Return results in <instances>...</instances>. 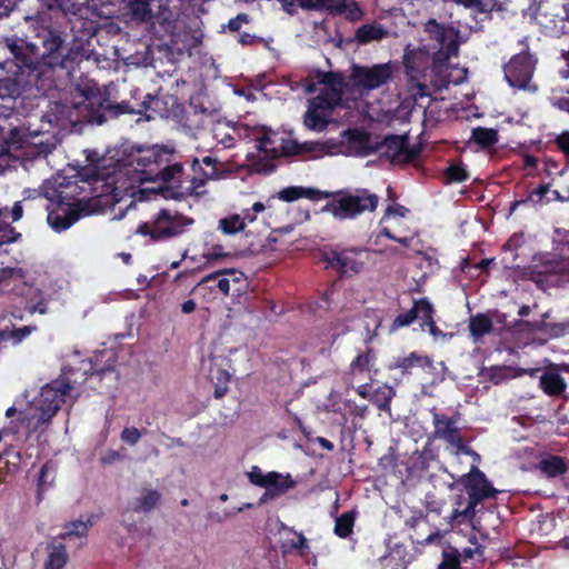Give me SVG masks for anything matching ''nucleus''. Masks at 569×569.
Instances as JSON below:
<instances>
[{
  "instance_id": "obj_1",
  "label": "nucleus",
  "mask_w": 569,
  "mask_h": 569,
  "mask_svg": "<svg viewBox=\"0 0 569 569\" xmlns=\"http://www.w3.org/2000/svg\"><path fill=\"white\" fill-rule=\"evenodd\" d=\"M171 152L160 146L140 148L126 159L100 166L91 179L92 191L99 204L114 206L121 201L128 203L119 208L111 220H121L134 207L133 198L143 193V182H161L160 188L170 190L174 198L202 196L206 193V179L193 177L183 186V167L174 162L169 164Z\"/></svg>"
},
{
  "instance_id": "obj_2",
  "label": "nucleus",
  "mask_w": 569,
  "mask_h": 569,
  "mask_svg": "<svg viewBox=\"0 0 569 569\" xmlns=\"http://www.w3.org/2000/svg\"><path fill=\"white\" fill-rule=\"evenodd\" d=\"M131 94L132 102L121 101L112 104L96 86L88 87L86 91L79 92L72 104L51 103L49 111L42 117L40 130L14 128L11 130L9 141L0 134V174L16 169L18 163L50 153L54 144L40 136H44L53 126L67 130L82 123L102 124L107 120V114H140L149 108L147 99H151L150 94L142 96L139 89H133Z\"/></svg>"
},
{
  "instance_id": "obj_3",
  "label": "nucleus",
  "mask_w": 569,
  "mask_h": 569,
  "mask_svg": "<svg viewBox=\"0 0 569 569\" xmlns=\"http://www.w3.org/2000/svg\"><path fill=\"white\" fill-rule=\"evenodd\" d=\"M113 356L112 350L104 349L99 351L92 360L80 359L79 352H74L68 359L62 376L43 386L24 411L22 423L28 431H43L62 402L77 399L79 395L77 386L83 383L88 375H100L113 369Z\"/></svg>"
},
{
  "instance_id": "obj_4",
  "label": "nucleus",
  "mask_w": 569,
  "mask_h": 569,
  "mask_svg": "<svg viewBox=\"0 0 569 569\" xmlns=\"http://www.w3.org/2000/svg\"><path fill=\"white\" fill-rule=\"evenodd\" d=\"M425 33L431 42L422 43L418 48L407 46L405 52V66L407 74L411 80L417 81V94L419 97L427 96V86L419 81L420 78L427 77V71L439 76L436 82L438 87H447L449 83L458 84L466 79V69H456L459 77L451 78L447 73L449 61L452 57L458 56L459 51V31L451 27L438 23L435 19H429L425 24Z\"/></svg>"
},
{
  "instance_id": "obj_5",
  "label": "nucleus",
  "mask_w": 569,
  "mask_h": 569,
  "mask_svg": "<svg viewBox=\"0 0 569 569\" xmlns=\"http://www.w3.org/2000/svg\"><path fill=\"white\" fill-rule=\"evenodd\" d=\"M79 187L74 181L68 180L64 176L57 174L46 180L41 187V192L51 206L48 207V223L56 231H64L76 223L80 216L72 208L76 203V194Z\"/></svg>"
},
{
  "instance_id": "obj_6",
  "label": "nucleus",
  "mask_w": 569,
  "mask_h": 569,
  "mask_svg": "<svg viewBox=\"0 0 569 569\" xmlns=\"http://www.w3.org/2000/svg\"><path fill=\"white\" fill-rule=\"evenodd\" d=\"M345 81L340 74L327 73L317 84L308 83L306 92L318 94L310 100L305 124L313 131H322L328 124L329 111L343 102Z\"/></svg>"
},
{
  "instance_id": "obj_7",
  "label": "nucleus",
  "mask_w": 569,
  "mask_h": 569,
  "mask_svg": "<svg viewBox=\"0 0 569 569\" xmlns=\"http://www.w3.org/2000/svg\"><path fill=\"white\" fill-rule=\"evenodd\" d=\"M460 483L467 489L469 501L462 509V497H459L456 502V508L452 510L448 518L451 527L462 521H471L476 515V507L485 499L495 498L498 493L491 482L487 479L486 475L476 466H472L470 472L460 478Z\"/></svg>"
},
{
  "instance_id": "obj_8",
  "label": "nucleus",
  "mask_w": 569,
  "mask_h": 569,
  "mask_svg": "<svg viewBox=\"0 0 569 569\" xmlns=\"http://www.w3.org/2000/svg\"><path fill=\"white\" fill-rule=\"evenodd\" d=\"M335 199L322 209L331 213L336 219H355L363 212H372L377 209L379 197L368 189H357L352 192H331Z\"/></svg>"
},
{
  "instance_id": "obj_9",
  "label": "nucleus",
  "mask_w": 569,
  "mask_h": 569,
  "mask_svg": "<svg viewBox=\"0 0 569 569\" xmlns=\"http://www.w3.org/2000/svg\"><path fill=\"white\" fill-rule=\"evenodd\" d=\"M353 138V143L357 146L356 154L360 157L379 152L392 163H407L417 157V151L409 147L405 136L387 137L379 146H373L366 133L357 132Z\"/></svg>"
},
{
  "instance_id": "obj_10",
  "label": "nucleus",
  "mask_w": 569,
  "mask_h": 569,
  "mask_svg": "<svg viewBox=\"0 0 569 569\" xmlns=\"http://www.w3.org/2000/svg\"><path fill=\"white\" fill-rule=\"evenodd\" d=\"M397 71V64L391 61L372 66L353 64L349 80L360 94H365L389 83Z\"/></svg>"
},
{
  "instance_id": "obj_11",
  "label": "nucleus",
  "mask_w": 569,
  "mask_h": 569,
  "mask_svg": "<svg viewBox=\"0 0 569 569\" xmlns=\"http://www.w3.org/2000/svg\"><path fill=\"white\" fill-rule=\"evenodd\" d=\"M191 223V219L176 211L162 209L150 221L141 223L137 231L154 240H162L182 233Z\"/></svg>"
},
{
  "instance_id": "obj_12",
  "label": "nucleus",
  "mask_w": 569,
  "mask_h": 569,
  "mask_svg": "<svg viewBox=\"0 0 569 569\" xmlns=\"http://www.w3.org/2000/svg\"><path fill=\"white\" fill-rule=\"evenodd\" d=\"M247 477L252 485L264 488L259 500L260 505L276 500L296 486V481L289 473L283 475L276 471L264 473L257 466L251 468Z\"/></svg>"
},
{
  "instance_id": "obj_13",
  "label": "nucleus",
  "mask_w": 569,
  "mask_h": 569,
  "mask_svg": "<svg viewBox=\"0 0 569 569\" xmlns=\"http://www.w3.org/2000/svg\"><path fill=\"white\" fill-rule=\"evenodd\" d=\"M368 260L369 252L361 248L332 249L323 254L326 267L345 276L362 272Z\"/></svg>"
},
{
  "instance_id": "obj_14",
  "label": "nucleus",
  "mask_w": 569,
  "mask_h": 569,
  "mask_svg": "<svg viewBox=\"0 0 569 569\" xmlns=\"http://www.w3.org/2000/svg\"><path fill=\"white\" fill-rule=\"evenodd\" d=\"M535 18L543 28L555 32H569V2H537ZM569 62V50L562 53Z\"/></svg>"
},
{
  "instance_id": "obj_15",
  "label": "nucleus",
  "mask_w": 569,
  "mask_h": 569,
  "mask_svg": "<svg viewBox=\"0 0 569 569\" xmlns=\"http://www.w3.org/2000/svg\"><path fill=\"white\" fill-rule=\"evenodd\" d=\"M433 437L436 439L447 442L456 455L471 453V448L468 447L461 435L459 427V416H446L432 412Z\"/></svg>"
},
{
  "instance_id": "obj_16",
  "label": "nucleus",
  "mask_w": 569,
  "mask_h": 569,
  "mask_svg": "<svg viewBox=\"0 0 569 569\" xmlns=\"http://www.w3.org/2000/svg\"><path fill=\"white\" fill-rule=\"evenodd\" d=\"M535 68L533 57L529 52H521L505 66V78L512 88L536 91L537 87L530 83Z\"/></svg>"
},
{
  "instance_id": "obj_17",
  "label": "nucleus",
  "mask_w": 569,
  "mask_h": 569,
  "mask_svg": "<svg viewBox=\"0 0 569 569\" xmlns=\"http://www.w3.org/2000/svg\"><path fill=\"white\" fill-rule=\"evenodd\" d=\"M254 139L257 142L256 148L268 158L289 156L297 150L296 143L286 133L261 128L254 133Z\"/></svg>"
},
{
  "instance_id": "obj_18",
  "label": "nucleus",
  "mask_w": 569,
  "mask_h": 569,
  "mask_svg": "<svg viewBox=\"0 0 569 569\" xmlns=\"http://www.w3.org/2000/svg\"><path fill=\"white\" fill-rule=\"evenodd\" d=\"M532 280L539 284L558 286L569 281V258L546 260L535 264L531 271Z\"/></svg>"
},
{
  "instance_id": "obj_19",
  "label": "nucleus",
  "mask_w": 569,
  "mask_h": 569,
  "mask_svg": "<svg viewBox=\"0 0 569 569\" xmlns=\"http://www.w3.org/2000/svg\"><path fill=\"white\" fill-rule=\"evenodd\" d=\"M376 356L371 350L358 355L342 377L345 385L348 388H355L358 382L371 381Z\"/></svg>"
},
{
  "instance_id": "obj_20",
  "label": "nucleus",
  "mask_w": 569,
  "mask_h": 569,
  "mask_svg": "<svg viewBox=\"0 0 569 569\" xmlns=\"http://www.w3.org/2000/svg\"><path fill=\"white\" fill-rule=\"evenodd\" d=\"M280 550L283 556L297 553L305 557L309 553L310 547L302 532L283 526L280 530Z\"/></svg>"
},
{
  "instance_id": "obj_21",
  "label": "nucleus",
  "mask_w": 569,
  "mask_h": 569,
  "mask_svg": "<svg viewBox=\"0 0 569 569\" xmlns=\"http://www.w3.org/2000/svg\"><path fill=\"white\" fill-rule=\"evenodd\" d=\"M23 209L20 201H17L11 210L7 207H0V246L2 243H10L18 239L20 236L11 226L22 218Z\"/></svg>"
},
{
  "instance_id": "obj_22",
  "label": "nucleus",
  "mask_w": 569,
  "mask_h": 569,
  "mask_svg": "<svg viewBox=\"0 0 569 569\" xmlns=\"http://www.w3.org/2000/svg\"><path fill=\"white\" fill-rule=\"evenodd\" d=\"M273 202L274 197H269L266 201L258 200L248 203V206L241 210V216L246 224L249 226L261 218L266 226L271 227V220L273 218Z\"/></svg>"
},
{
  "instance_id": "obj_23",
  "label": "nucleus",
  "mask_w": 569,
  "mask_h": 569,
  "mask_svg": "<svg viewBox=\"0 0 569 569\" xmlns=\"http://www.w3.org/2000/svg\"><path fill=\"white\" fill-rule=\"evenodd\" d=\"M332 196L329 191H322L312 187H300V186H291L281 189L274 197L276 199L282 200L284 202H292L300 198H306L312 201H319L322 199H328Z\"/></svg>"
},
{
  "instance_id": "obj_24",
  "label": "nucleus",
  "mask_w": 569,
  "mask_h": 569,
  "mask_svg": "<svg viewBox=\"0 0 569 569\" xmlns=\"http://www.w3.org/2000/svg\"><path fill=\"white\" fill-rule=\"evenodd\" d=\"M47 558L43 569H63L68 562L69 556L63 542L58 538H52L46 546Z\"/></svg>"
},
{
  "instance_id": "obj_25",
  "label": "nucleus",
  "mask_w": 569,
  "mask_h": 569,
  "mask_svg": "<svg viewBox=\"0 0 569 569\" xmlns=\"http://www.w3.org/2000/svg\"><path fill=\"white\" fill-rule=\"evenodd\" d=\"M216 279L218 280V289L226 296L230 293L231 283L241 284L246 282L244 273L234 269H226L222 271L210 273L202 279V282H208Z\"/></svg>"
},
{
  "instance_id": "obj_26",
  "label": "nucleus",
  "mask_w": 569,
  "mask_h": 569,
  "mask_svg": "<svg viewBox=\"0 0 569 569\" xmlns=\"http://www.w3.org/2000/svg\"><path fill=\"white\" fill-rule=\"evenodd\" d=\"M212 139L223 149L232 148L238 139L239 130L227 121H217L211 128Z\"/></svg>"
},
{
  "instance_id": "obj_27",
  "label": "nucleus",
  "mask_w": 569,
  "mask_h": 569,
  "mask_svg": "<svg viewBox=\"0 0 569 569\" xmlns=\"http://www.w3.org/2000/svg\"><path fill=\"white\" fill-rule=\"evenodd\" d=\"M91 526V521L77 520L70 523H67L63 528V531L57 536L59 541H69L78 540V546L81 547L86 543L87 535L89 527Z\"/></svg>"
},
{
  "instance_id": "obj_28",
  "label": "nucleus",
  "mask_w": 569,
  "mask_h": 569,
  "mask_svg": "<svg viewBox=\"0 0 569 569\" xmlns=\"http://www.w3.org/2000/svg\"><path fill=\"white\" fill-rule=\"evenodd\" d=\"M160 491L157 489L143 488L139 496L132 501L131 509L134 512L148 513L160 503Z\"/></svg>"
},
{
  "instance_id": "obj_29",
  "label": "nucleus",
  "mask_w": 569,
  "mask_h": 569,
  "mask_svg": "<svg viewBox=\"0 0 569 569\" xmlns=\"http://www.w3.org/2000/svg\"><path fill=\"white\" fill-rule=\"evenodd\" d=\"M219 162L216 158L207 156L201 161L193 159L192 169L196 173H200L206 179L218 180L221 177V170L218 167Z\"/></svg>"
},
{
  "instance_id": "obj_30",
  "label": "nucleus",
  "mask_w": 569,
  "mask_h": 569,
  "mask_svg": "<svg viewBox=\"0 0 569 569\" xmlns=\"http://www.w3.org/2000/svg\"><path fill=\"white\" fill-rule=\"evenodd\" d=\"M540 386L549 396H559L566 389L563 378L556 371H546L540 377Z\"/></svg>"
},
{
  "instance_id": "obj_31",
  "label": "nucleus",
  "mask_w": 569,
  "mask_h": 569,
  "mask_svg": "<svg viewBox=\"0 0 569 569\" xmlns=\"http://www.w3.org/2000/svg\"><path fill=\"white\" fill-rule=\"evenodd\" d=\"M380 234L408 247L413 239V233L408 228H401L398 233L395 232L396 227H400V220L393 223L381 224Z\"/></svg>"
},
{
  "instance_id": "obj_32",
  "label": "nucleus",
  "mask_w": 569,
  "mask_h": 569,
  "mask_svg": "<svg viewBox=\"0 0 569 569\" xmlns=\"http://www.w3.org/2000/svg\"><path fill=\"white\" fill-rule=\"evenodd\" d=\"M36 330V326H24L18 329L4 328L0 330V343L11 342L13 346H17Z\"/></svg>"
},
{
  "instance_id": "obj_33",
  "label": "nucleus",
  "mask_w": 569,
  "mask_h": 569,
  "mask_svg": "<svg viewBox=\"0 0 569 569\" xmlns=\"http://www.w3.org/2000/svg\"><path fill=\"white\" fill-rule=\"evenodd\" d=\"M396 367L402 369L403 372H408L410 369L415 367L432 369V362L427 356H421L417 355L416 352H412L407 357L399 358L396 362Z\"/></svg>"
},
{
  "instance_id": "obj_34",
  "label": "nucleus",
  "mask_w": 569,
  "mask_h": 569,
  "mask_svg": "<svg viewBox=\"0 0 569 569\" xmlns=\"http://www.w3.org/2000/svg\"><path fill=\"white\" fill-rule=\"evenodd\" d=\"M492 329L491 319L486 315H477L471 317L469 330L475 339H479L489 333Z\"/></svg>"
},
{
  "instance_id": "obj_35",
  "label": "nucleus",
  "mask_w": 569,
  "mask_h": 569,
  "mask_svg": "<svg viewBox=\"0 0 569 569\" xmlns=\"http://www.w3.org/2000/svg\"><path fill=\"white\" fill-rule=\"evenodd\" d=\"M247 227L241 213L229 214L219 220V229L226 234H234Z\"/></svg>"
},
{
  "instance_id": "obj_36",
  "label": "nucleus",
  "mask_w": 569,
  "mask_h": 569,
  "mask_svg": "<svg viewBox=\"0 0 569 569\" xmlns=\"http://www.w3.org/2000/svg\"><path fill=\"white\" fill-rule=\"evenodd\" d=\"M356 511L343 512L336 519L335 533L340 538H347L352 532L355 526Z\"/></svg>"
},
{
  "instance_id": "obj_37",
  "label": "nucleus",
  "mask_w": 569,
  "mask_h": 569,
  "mask_svg": "<svg viewBox=\"0 0 569 569\" xmlns=\"http://www.w3.org/2000/svg\"><path fill=\"white\" fill-rule=\"evenodd\" d=\"M411 309L412 312L415 313V319L422 320V326L433 320L435 310L431 302L428 299L423 298L415 301Z\"/></svg>"
},
{
  "instance_id": "obj_38",
  "label": "nucleus",
  "mask_w": 569,
  "mask_h": 569,
  "mask_svg": "<svg viewBox=\"0 0 569 569\" xmlns=\"http://www.w3.org/2000/svg\"><path fill=\"white\" fill-rule=\"evenodd\" d=\"M387 34V31L373 24H365L357 31V38L361 43H367L375 40H381Z\"/></svg>"
},
{
  "instance_id": "obj_39",
  "label": "nucleus",
  "mask_w": 569,
  "mask_h": 569,
  "mask_svg": "<svg viewBox=\"0 0 569 569\" xmlns=\"http://www.w3.org/2000/svg\"><path fill=\"white\" fill-rule=\"evenodd\" d=\"M540 470L548 477H556L566 471V465L560 457H549L540 462Z\"/></svg>"
},
{
  "instance_id": "obj_40",
  "label": "nucleus",
  "mask_w": 569,
  "mask_h": 569,
  "mask_svg": "<svg viewBox=\"0 0 569 569\" xmlns=\"http://www.w3.org/2000/svg\"><path fill=\"white\" fill-rule=\"evenodd\" d=\"M409 213V209L393 202L386 208L385 214L380 220V224L398 222L401 219H406Z\"/></svg>"
},
{
  "instance_id": "obj_41",
  "label": "nucleus",
  "mask_w": 569,
  "mask_h": 569,
  "mask_svg": "<svg viewBox=\"0 0 569 569\" xmlns=\"http://www.w3.org/2000/svg\"><path fill=\"white\" fill-rule=\"evenodd\" d=\"M457 6L462 4L463 9L470 11V14L475 13V18L479 21H483L489 18V10L492 9L495 2H456Z\"/></svg>"
},
{
  "instance_id": "obj_42",
  "label": "nucleus",
  "mask_w": 569,
  "mask_h": 569,
  "mask_svg": "<svg viewBox=\"0 0 569 569\" xmlns=\"http://www.w3.org/2000/svg\"><path fill=\"white\" fill-rule=\"evenodd\" d=\"M56 470L57 468L53 462H47L42 466L38 478L39 490L44 491L52 486Z\"/></svg>"
},
{
  "instance_id": "obj_43",
  "label": "nucleus",
  "mask_w": 569,
  "mask_h": 569,
  "mask_svg": "<svg viewBox=\"0 0 569 569\" xmlns=\"http://www.w3.org/2000/svg\"><path fill=\"white\" fill-rule=\"evenodd\" d=\"M549 192V186L542 184L533 189L526 199L516 200L510 204V212L512 213L519 206L528 202H539Z\"/></svg>"
},
{
  "instance_id": "obj_44",
  "label": "nucleus",
  "mask_w": 569,
  "mask_h": 569,
  "mask_svg": "<svg viewBox=\"0 0 569 569\" xmlns=\"http://www.w3.org/2000/svg\"><path fill=\"white\" fill-rule=\"evenodd\" d=\"M472 138L480 146L490 147L497 141V132L491 129L477 128L472 132Z\"/></svg>"
},
{
  "instance_id": "obj_45",
  "label": "nucleus",
  "mask_w": 569,
  "mask_h": 569,
  "mask_svg": "<svg viewBox=\"0 0 569 569\" xmlns=\"http://www.w3.org/2000/svg\"><path fill=\"white\" fill-rule=\"evenodd\" d=\"M23 278V272L19 268H6L0 270V291H7L9 290V281H18Z\"/></svg>"
},
{
  "instance_id": "obj_46",
  "label": "nucleus",
  "mask_w": 569,
  "mask_h": 569,
  "mask_svg": "<svg viewBox=\"0 0 569 569\" xmlns=\"http://www.w3.org/2000/svg\"><path fill=\"white\" fill-rule=\"evenodd\" d=\"M469 178L467 168L462 163H452L446 170L448 182H462Z\"/></svg>"
},
{
  "instance_id": "obj_47",
  "label": "nucleus",
  "mask_w": 569,
  "mask_h": 569,
  "mask_svg": "<svg viewBox=\"0 0 569 569\" xmlns=\"http://www.w3.org/2000/svg\"><path fill=\"white\" fill-rule=\"evenodd\" d=\"M20 94L19 83L11 78L0 79V98H16Z\"/></svg>"
},
{
  "instance_id": "obj_48",
  "label": "nucleus",
  "mask_w": 569,
  "mask_h": 569,
  "mask_svg": "<svg viewBox=\"0 0 569 569\" xmlns=\"http://www.w3.org/2000/svg\"><path fill=\"white\" fill-rule=\"evenodd\" d=\"M150 3L151 2H130V10L133 17L141 21L154 19L156 17L151 12Z\"/></svg>"
},
{
  "instance_id": "obj_49",
  "label": "nucleus",
  "mask_w": 569,
  "mask_h": 569,
  "mask_svg": "<svg viewBox=\"0 0 569 569\" xmlns=\"http://www.w3.org/2000/svg\"><path fill=\"white\" fill-rule=\"evenodd\" d=\"M61 43L62 41L59 36L48 32L47 37L43 39V56L57 52L61 47Z\"/></svg>"
},
{
  "instance_id": "obj_50",
  "label": "nucleus",
  "mask_w": 569,
  "mask_h": 569,
  "mask_svg": "<svg viewBox=\"0 0 569 569\" xmlns=\"http://www.w3.org/2000/svg\"><path fill=\"white\" fill-rule=\"evenodd\" d=\"M141 438V432L138 428L136 427H127L122 430L121 435H120V439L129 445V446H134L139 442Z\"/></svg>"
},
{
  "instance_id": "obj_51",
  "label": "nucleus",
  "mask_w": 569,
  "mask_h": 569,
  "mask_svg": "<svg viewBox=\"0 0 569 569\" xmlns=\"http://www.w3.org/2000/svg\"><path fill=\"white\" fill-rule=\"evenodd\" d=\"M323 3L325 2H282V10L292 14L297 6L303 10H315L321 8Z\"/></svg>"
},
{
  "instance_id": "obj_52",
  "label": "nucleus",
  "mask_w": 569,
  "mask_h": 569,
  "mask_svg": "<svg viewBox=\"0 0 569 569\" xmlns=\"http://www.w3.org/2000/svg\"><path fill=\"white\" fill-rule=\"evenodd\" d=\"M415 320V313L412 312V309H410L407 312L400 313L396 317L391 325V331H396L399 328L406 327L410 325Z\"/></svg>"
},
{
  "instance_id": "obj_53",
  "label": "nucleus",
  "mask_w": 569,
  "mask_h": 569,
  "mask_svg": "<svg viewBox=\"0 0 569 569\" xmlns=\"http://www.w3.org/2000/svg\"><path fill=\"white\" fill-rule=\"evenodd\" d=\"M438 569H459V556L457 553H445V559Z\"/></svg>"
},
{
  "instance_id": "obj_54",
  "label": "nucleus",
  "mask_w": 569,
  "mask_h": 569,
  "mask_svg": "<svg viewBox=\"0 0 569 569\" xmlns=\"http://www.w3.org/2000/svg\"><path fill=\"white\" fill-rule=\"evenodd\" d=\"M558 149L569 157V131H563L555 139Z\"/></svg>"
},
{
  "instance_id": "obj_55",
  "label": "nucleus",
  "mask_w": 569,
  "mask_h": 569,
  "mask_svg": "<svg viewBox=\"0 0 569 569\" xmlns=\"http://www.w3.org/2000/svg\"><path fill=\"white\" fill-rule=\"evenodd\" d=\"M248 22H249L248 16L244 13H240L237 17L230 19L227 27L230 31H238L243 23H248Z\"/></svg>"
},
{
  "instance_id": "obj_56",
  "label": "nucleus",
  "mask_w": 569,
  "mask_h": 569,
  "mask_svg": "<svg viewBox=\"0 0 569 569\" xmlns=\"http://www.w3.org/2000/svg\"><path fill=\"white\" fill-rule=\"evenodd\" d=\"M551 103L555 108L569 112V96H555L551 98Z\"/></svg>"
},
{
  "instance_id": "obj_57",
  "label": "nucleus",
  "mask_w": 569,
  "mask_h": 569,
  "mask_svg": "<svg viewBox=\"0 0 569 569\" xmlns=\"http://www.w3.org/2000/svg\"><path fill=\"white\" fill-rule=\"evenodd\" d=\"M28 310L30 313L44 315L48 310L47 301L43 298H41L37 303H30L28 306Z\"/></svg>"
},
{
  "instance_id": "obj_58",
  "label": "nucleus",
  "mask_w": 569,
  "mask_h": 569,
  "mask_svg": "<svg viewBox=\"0 0 569 569\" xmlns=\"http://www.w3.org/2000/svg\"><path fill=\"white\" fill-rule=\"evenodd\" d=\"M210 375L212 380H217V383L228 385L230 380L229 372L222 369H218L216 372L212 370Z\"/></svg>"
},
{
  "instance_id": "obj_59",
  "label": "nucleus",
  "mask_w": 569,
  "mask_h": 569,
  "mask_svg": "<svg viewBox=\"0 0 569 569\" xmlns=\"http://www.w3.org/2000/svg\"><path fill=\"white\" fill-rule=\"evenodd\" d=\"M335 293H336V288L333 286L328 288L322 295V303L320 305V307L330 308L331 300H332Z\"/></svg>"
},
{
  "instance_id": "obj_60",
  "label": "nucleus",
  "mask_w": 569,
  "mask_h": 569,
  "mask_svg": "<svg viewBox=\"0 0 569 569\" xmlns=\"http://www.w3.org/2000/svg\"><path fill=\"white\" fill-rule=\"evenodd\" d=\"M350 8L348 10V16L351 20H358L361 18V10L357 7V2H349Z\"/></svg>"
},
{
  "instance_id": "obj_61",
  "label": "nucleus",
  "mask_w": 569,
  "mask_h": 569,
  "mask_svg": "<svg viewBox=\"0 0 569 569\" xmlns=\"http://www.w3.org/2000/svg\"><path fill=\"white\" fill-rule=\"evenodd\" d=\"M356 390H357V393L367 399L369 398V389H368V382H358L356 383Z\"/></svg>"
},
{
  "instance_id": "obj_62",
  "label": "nucleus",
  "mask_w": 569,
  "mask_h": 569,
  "mask_svg": "<svg viewBox=\"0 0 569 569\" xmlns=\"http://www.w3.org/2000/svg\"><path fill=\"white\" fill-rule=\"evenodd\" d=\"M183 313H191L196 310V302L193 300H187L181 305Z\"/></svg>"
},
{
  "instance_id": "obj_63",
  "label": "nucleus",
  "mask_w": 569,
  "mask_h": 569,
  "mask_svg": "<svg viewBox=\"0 0 569 569\" xmlns=\"http://www.w3.org/2000/svg\"><path fill=\"white\" fill-rule=\"evenodd\" d=\"M426 327H428V330H429V333L435 337V338H438L440 336H442V332L437 328L435 321H430L429 323L425 325Z\"/></svg>"
},
{
  "instance_id": "obj_64",
  "label": "nucleus",
  "mask_w": 569,
  "mask_h": 569,
  "mask_svg": "<svg viewBox=\"0 0 569 569\" xmlns=\"http://www.w3.org/2000/svg\"><path fill=\"white\" fill-rule=\"evenodd\" d=\"M537 163H538V160L536 157L533 156H526L525 159H523V166L525 168H536L537 167Z\"/></svg>"
}]
</instances>
